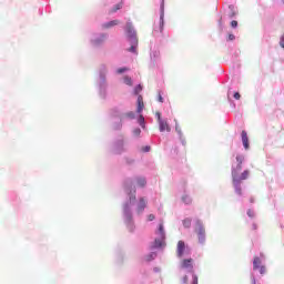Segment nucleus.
Listing matches in <instances>:
<instances>
[{"label": "nucleus", "mask_w": 284, "mask_h": 284, "mask_svg": "<svg viewBox=\"0 0 284 284\" xmlns=\"http://www.w3.org/2000/svg\"><path fill=\"white\" fill-rule=\"evenodd\" d=\"M124 83H125V85H132V78H130L129 75H125Z\"/></svg>", "instance_id": "nucleus-21"}, {"label": "nucleus", "mask_w": 284, "mask_h": 284, "mask_svg": "<svg viewBox=\"0 0 284 284\" xmlns=\"http://www.w3.org/2000/svg\"><path fill=\"white\" fill-rule=\"evenodd\" d=\"M123 72H128V68L118 69V74H123Z\"/></svg>", "instance_id": "nucleus-27"}, {"label": "nucleus", "mask_w": 284, "mask_h": 284, "mask_svg": "<svg viewBox=\"0 0 284 284\" xmlns=\"http://www.w3.org/2000/svg\"><path fill=\"white\" fill-rule=\"evenodd\" d=\"M138 123L139 125H141V128H145V118L143 115L140 114V116L138 118Z\"/></svg>", "instance_id": "nucleus-14"}, {"label": "nucleus", "mask_w": 284, "mask_h": 284, "mask_svg": "<svg viewBox=\"0 0 284 284\" xmlns=\"http://www.w3.org/2000/svg\"><path fill=\"white\" fill-rule=\"evenodd\" d=\"M145 179L144 178H140V179H138V185L140 186V187H145Z\"/></svg>", "instance_id": "nucleus-20"}, {"label": "nucleus", "mask_w": 284, "mask_h": 284, "mask_svg": "<svg viewBox=\"0 0 284 284\" xmlns=\"http://www.w3.org/2000/svg\"><path fill=\"white\" fill-rule=\"evenodd\" d=\"M280 45H281V48H283V49H284V36H282V37H281Z\"/></svg>", "instance_id": "nucleus-32"}, {"label": "nucleus", "mask_w": 284, "mask_h": 284, "mask_svg": "<svg viewBox=\"0 0 284 284\" xmlns=\"http://www.w3.org/2000/svg\"><path fill=\"white\" fill-rule=\"evenodd\" d=\"M154 219H155L154 214H150V215L148 216V221H154Z\"/></svg>", "instance_id": "nucleus-37"}, {"label": "nucleus", "mask_w": 284, "mask_h": 284, "mask_svg": "<svg viewBox=\"0 0 284 284\" xmlns=\"http://www.w3.org/2000/svg\"><path fill=\"white\" fill-rule=\"evenodd\" d=\"M138 45L139 43L131 42V48L129 49V52H133L134 54H136Z\"/></svg>", "instance_id": "nucleus-16"}, {"label": "nucleus", "mask_w": 284, "mask_h": 284, "mask_svg": "<svg viewBox=\"0 0 284 284\" xmlns=\"http://www.w3.org/2000/svg\"><path fill=\"white\" fill-rule=\"evenodd\" d=\"M113 26H119V20H112L103 24V28H113Z\"/></svg>", "instance_id": "nucleus-12"}, {"label": "nucleus", "mask_w": 284, "mask_h": 284, "mask_svg": "<svg viewBox=\"0 0 284 284\" xmlns=\"http://www.w3.org/2000/svg\"><path fill=\"white\" fill-rule=\"evenodd\" d=\"M155 115H156V119H158V123L163 121V119H161V113L160 112H156Z\"/></svg>", "instance_id": "nucleus-29"}, {"label": "nucleus", "mask_w": 284, "mask_h": 284, "mask_svg": "<svg viewBox=\"0 0 284 284\" xmlns=\"http://www.w3.org/2000/svg\"><path fill=\"white\" fill-rule=\"evenodd\" d=\"M158 101H159L160 103H163V95H161V93L158 94Z\"/></svg>", "instance_id": "nucleus-34"}, {"label": "nucleus", "mask_w": 284, "mask_h": 284, "mask_svg": "<svg viewBox=\"0 0 284 284\" xmlns=\"http://www.w3.org/2000/svg\"><path fill=\"white\" fill-rule=\"evenodd\" d=\"M95 43H99V41H98V40H95Z\"/></svg>", "instance_id": "nucleus-43"}, {"label": "nucleus", "mask_w": 284, "mask_h": 284, "mask_svg": "<svg viewBox=\"0 0 284 284\" xmlns=\"http://www.w3.org/2000/svg\"><path fill=\"white\" fill-rule=\"evenodd\" d=\"M156 258V253H151L146 256V261H154Z\"/></svg>", "instance_id": "nucleus-22"}, {"label": "nucleus", "mask_w": 284, "mask_h": 284, "mask_svg": "<svg viewBox=\"0 0 284 284\" xmlns=\"http://www.w3.org/2000/svg\"><path fill=\"white\" fill-rule=\"evenodd\" d=\"M123 116H125L126 119H134V112L130 111L128 113H125Z\"/></svg>", "instance_id": "nucleus-24"}, {"label": "nucleus", "mask_w": 284, "mask_h": 284, "mask_svg": "<svg viewBox=\"0 0 284 284\" xmlns=\"http://www.w3.org/2000/svg\"><path fill=\"white\" fill-rule=\"evenodd\" d=\"M175 131L179 134L180 139H183V130H181V125L175 123Z\"/></svg>", "instance_id": "nucleus-15"}, {"label": "nucleus", "mask_w": 284, "mask_h": 284, "mask_svg": "<svg viewBox=\"0 0 284 284\" xmlns=\"http://www.w3.org/2000/svg\"><path fill=\"white\" fill-rule=\"evenodd\" d=\"M234 39H236V37H234V34L230 33L229 34V41H234Z\"/></svg>", "instance_id": "nucleus-36"}, {"label": "nucleus", "mask_w": 284, "mask_h": 284, "mask_svg": "<svg viewBox=\"0 0 284 284\" xmlns=\"http://www.w3.org/2000/svg\"><path fill=\"white\" fill-rule=\"evenodd\" d=\"M142 90H143V87L141 85V84H139L138 87H135V89H134V94H139V93H141L142 92Z\"/></svg>", "instance_id": "nucleus-23"}, {"label": "nucleus", "mask_w": 284, "mask_h": 284, "mask_svg": "<svg viewBox=\"0 0 284 284\" xmlns=\"http://www.w3.org/2000/svg\"><path fill=\"white\" fill-rule=\"evenodd\" d=\"M182 283H183V284H187V283H189V277H187V275H184V276H183Z\"/></svg>", "instance_id": "nucleus-30"}, {"label": "nucleus", "mask_w": 284, "mask_h": 284, "mask_svg": "<svg viewBox=\"0 0 284 284\" xmlns=\"http://www.w3.org/2000/svg\"><path fill=\"white\" fill-rule=\"evenodd\" d=\"M133 133L135 134V136H139V134H141V129H135Z\"/></svg>", "instance_id": "nucleus-35"}, {"label": "nucleus", "mask_w": 284, "mask_h": 284, "mask_svg": "<svg viewBox=\"0 0 284 284\" xmlns=\"http://www.w3.org/2000/svg\"><path fill=\"white\" fill-rule=\"evenodd\" d=\"M132 201H136V196L133 195V197H130V203H132Z\"/></svg>", "instance_id": "nucleus-39"}, {"label": "nucleus", "mask_w": 284, "mask_h": 284, "mask_svg": "<svg viewBox=\"0 0 284 284\" xmlns=\"http://www.w3.org/2000/svg\"><path fill=\"white\" fill-rule=\"evenodd\" d=\"M192 284H199V276L196 274H193V282Z\"/></svg>", "instance_id": "nucleus-28"}, {"label": "nucleus", "mask_w": 284, "mask_h": 284, "mask_svg": "<svg viewBox=\"0 0 284 284\" xmlns=\"http://www.w3.org/2000/svg\"><path fill=\"white\" fill-rule=\"evenodd\" d=\"M150 150H152V148L150 145H146L142 149V152H150Z\"/></svg>", "instance_id": "nucleus-31"}, {"label": "nucleus", "mask_w": 284, "mask_h": 284, "mask_svg": "<svg viewBox=\"0 0 284 284\" xmlns=\"http://www.w3.org/2000/svg\"><path fill=\"white\" fill-rule=\"evenodd\" d=\"M121 8H123V2H119L118 4H115L111 12H118V10H121Z\"/></svg>", "instance_id": "nucleus-17"}, {"label": "nucleus", "mask_w": 284, "mask_h": 284, "mask_svg": "<svg viewBox=\"0 0 284 284\" xmlns=\"http://www.w3.org/2000/svg\"><path fill=\"white\" fill-rule=\"evenodd\" d=\"M126 34L129 37L130 43H139V38H136V31L134 30V27H132V23H126Z\"/></svg>", "instance_id": "nucleus-4"}, {"label": "nucleus", "mask_w": 284, "mask_h": 284, "mask_svg": "<svg viewBox=\"0 0 284 284\" xmlns=\"http://www.w3.org/2000/svg\"><path fill=\"white\" fill-rule=\"evenodd\" d=\"M183 203H185L186 205H190V203H192V197H190L189 195H184L182 197Z\"/></svg>", "instance_id": "nucleus-18"}, {"label": "nucleus", "mask_w": 284, "mask_h": 284, "mask_svg": "<svg viewBox=\"0 0 284 284\" xmlns=\"http://www.w3.org/2000/svg\"><path fill=\"white\" fill-rule=\"evenodd\" d=\"M248 139H247V132L242 131V143H248Z\"/></svg>", "instance_id": "nucleus-19"}, {"label": "nucleus", "mask_w": 284, "mask_h": 284, "mask_svg": "<svg viewBox=\"0 0 284 284\" xmlns=\"http://www.w3.org/2000/svg\"><path fill=\"white\" fill-rule=\"evenodd\" d=\"M185 242L183 241H179L178 242V246H176V254L179 258H183L184 254H185Z\"/></svg>", "instance_id": "nucleus-7"}, {"label": "nucleus", "mask_w": 284, "mask_h": 284, "mask_svg": "<svg viewBox=\"0 0 284 284\" xmlns=\"http://www.w3.org/2000/svg\"><path fill=\"white\" fill-rule=\"evenodd\" d=\"M234 99H236V101H239V100L241 99V93L235 92V93H234Z\"/></svg>", "instance_id": "nucleus-33"}, {"label": "nucleus", "mask_w": 284, "mask_h": 284, "mask_svg": "<svg viewBox=\"0 0 284 284\" xmlns=\"http://www.w3.org/2000/svg\"><path fill=\"white\" fill-rule=\"evenodd\" d=\"M144 108H145V103L143 102V95H139L138 97V108H136L138 114H141V112H143Z\"/></svg>", "instance_id": "nucleus-9"}, {"label": "nucleus", "mask_w": 284, "mask_h": 284, "mask_svg": "<svg viewBox=\"0 0 284 284\" xmlns=\"http://www.w3.org/2000/svg\"><path fill=\"white\" fill-rule=\"evenodd\" d=\"M129 210H130V206L125 205L124 206V212H129Z\"/></svg>", "instance_id": "nucleus-40"}, {"label": "nucleus", "mask_w": 284, "mask_h": 284, "mask_svg": "<svg viewBox=\"0 0 284 284\" xmlns=\"http://www.w3.org/2000/svg\"><path fill=\"white\" fill-rule=\"evenodd\" d=\"M160 132H171L170 124L165 120H160L159 122Z\"/></svg>", "instance_id": "nucleus-8"}, {"label": "nucleus", "mask_w": 284, "mask_h": 284, "mask_svg": "<svg viewBox=\"0 0 284 284\" xmlns=\"http://www.w3.org/2000/svg\"><path fill=\"white\" fill-rule=\"evenodd\" d=\"M244 148H245V150H248L250 149V143H244Z\"/></svg>", "instance_id": "nucleus-38"}, {"label": "nucleus", "mask_w": 284, "mask_h": 284, "mask_svg": "<svg viewBox=\"0 0 284 284\" xmlns=\"http://www.w3.org/2000/svg\"><path fill=\"white\" fill-rule=\"evenodd\" d=\"M183 225H184V227H186V229L192 227V219H190V217L184 219V220H183Z\"/></svg>", "instance_id": "nucleus-13"}, {"label": "nucleus", "mask_w": 284, "mask_h": 284, "mask_svg": "<svg viewBox=\"0 0 284 284\" xmlns=\"http://www.w3.org/2000/svg\"><path fill=\"white\" fill-rule=\"evenodd\" d=\"M158 239L154 240L153 247H164L165 245V229L163 227V223H160L158 229Z\"/></svg>", "instance_id": "nucleus-2"}, {"label": "nucleus", "mask_w": 284, "mask_h": 284, "mask_svg": "<svg viewBox=\"0 0 284 284\" xmlns=\"http://www.w3.org/2000/svg\"><path fill=\"white\" fill-rule=\"evenodd\" d=\"M164 17H165V12L162 11L160 16V32H163V27L165 26Z\"/></svg>", "instance_id": "nucleus-11"}, {"label": "nucleus", "mask_w": 284, "mask_h": 284, "mask_svg": "<svg viewBox=\"0 0 284 284\" xmlns=\"http://www.w3.org/2000/svg\"><path fill=\"white\" fill-rule=\"evenodd\" d=\"M146 206V202L145 199L141 197L138 204V212L139 214H141V212H143V210H145Z\"/></svg>", "instance_id": "nucleus-10"}, {"label": "nucleus", "mask_w": 284, "mask_h": 284, "mask_svg": "<svg viewBox=\"0 0 284 284\" xmlns=\"http://www.w3.org/2000/svg\"><path fill=\"white\" fill-rule=\"evenodd\" d=\"M231 28H239V21L236 20L231 21Z\"/></svg>", "instance_id": "nucleus-25"}, {"label": "nucleus", "mask_w": 284, "mask_h": 284, "mask_svg": "<svg viewBox=\"0 0 284 284\" xmlns=\"http://www.w3.org/2000/svg\"><path fill=\"white\" fill-rule=\"evenodd\" d=\"M195 232L200 243H205V227L203 226V222L200 220L195 222Z\"/></svg>", "instance_id": "nucleus-3"}, {"label": "nucleus", "mask_w": 284, "mask_h": 284, "mask_svg": "<svg viewBox=\"0 0 284 284\" xmlns=\"http://www.w3.org/2000/svg\"><path fill=\"white\" fill-rule=\"evenodd\" d=\"M247 216H250V219H254V211H252V209L247 210Z\"/></svg>", "instance_id": "nucleus-26"}, {"label": "nucleus", "mask_w": 284, "mask_h": 284, "mask_svg": "<svg viewBox=\"0 0 284 284\" xmlns=\"http://www.w3.org/2000/svg\"><path fill=\"white\" fill-rule=\"evenodd\" d=\"M182 270H194V260L193 258H184L181 262Z\"/></svg>", "instance_id": "nucleus-6"}, {"label": "nucleus", "mask_w": 284, "mask_h": 284, "mask_svg": "<svg viewBox=\"0 0 284 284\" xmlns=\"http://www.w3.org/2000/svg\"><path fill=\"white\" fill-rule=\"evenodd\" d=\"M253 284H256V280H253Z\"/></svg>", "instance_id": "nucleus-41"}, {"label": "nucleus", "mask_w": 284, "mask_h": 284, "mask_svg": "<svg viewBox=\"0 0 284 284\" xmlns=\"http://www.w3.org/2000/svg\"><path fill=\"white\" fill-rule=\"evenodd\" d=\"M120 121H123V116H122V118H120Z\"/></svg>", "instance_id": "nucleus-42"}, {"label": "nucleus", "mask_w": 284, "mask_h": 284, "mask_svg": "<svg viewBox=\"0 0 284 284\" xmlns=\"http://www.w3.org/2000/svg\"><path fill=\"white\" fill-rule=\"evenodd\" d=\"M243 161H245V158L243 155L236 156V162L232 166V179H233V185L235 187L236 194L241 196L243 194L241 190V183L242 181H245L250 176V171L245 170L241 173V170H243Z\"/></svg>", "instance_id": "nucleus-1"}, {"label": "nucleus", "mask_w": 284, "mask_h": 284, "mask_svg": "<svg viewBox=\"0 0 284 284\" xmlns=\"http://www.w3.org/2000/svg\"><path fill=\"white\" fill-rule=\"evenodd\" d=\"M261 257L255 256L253 260V270H258L260 274H265V272H267V270L265 268L264 265H261Z\"/></svg>", "instance_id": "nucleus-5"}]
</instances>
